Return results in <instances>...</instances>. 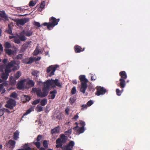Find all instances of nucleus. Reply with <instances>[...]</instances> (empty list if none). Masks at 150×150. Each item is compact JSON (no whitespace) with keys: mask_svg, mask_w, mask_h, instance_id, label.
I'll use <instances>...</instances> for the list:
<instances>
[{"mask_svg":"<svg viewBox=\"0 0 150 150\" xmlns=\"http://www.w3.org/2000/svg\"><path fill=\"white\" fill-rule=\"evenodd\" d=\"M11 71V68L9 67H7V66L6 65V68L5 70V72L6 74H9Z\"/></svg>","mask_w":150,"mask_h":150,"instance_id":"obj_33","label":"nucleus"},{"mask_svg":"<svg viewBox=\"0 0 150 150\" xmlns=\"http://www.w3.org/2000/svg\"><path fill=\"white\" fill-rule=\"evenodd\" d=\"M43 144L45 148H47L48 147V144L47 141L44 140L43 142Z\"/></svg>","mask_w":150,"mask_h":150,"instance_id":"obj_43","label":"nucleus"},{"mask_svg":"<svg viewBox=\"0 0 150 150\" xmlns=\"http://www.w3.org/2000/svg\"><path fill=\"white\" fill-rule=\"evenodd\" d=\"M106 89L103 87H99L97 88L96 94L98 96L104 94L106 92Z\"/></svg>","mask_w":150,"mask_h":150,"instance_id":"obj_9","label":"nucleus"},{"mask_svg":"<svg viewBox=\"0 0 150 150\" xmlns=\"http://www.w3.org/2000/svg\"><path fill=\"white\" fill-rule=\"evenodd\" d=\"M85 130L84 127H81L77 130V132L79 134H81L83 133Z\"/></svg>","mask_w":150,"mask_h":150,"instance_id":"obj_35","label":"nucleus"},{"mask_svg":"<svg viewBox=\"0 0 150 150\" xmlns=\"http://www.w3.org/2000/svg\"><path fill=\"white\" fill-rule=\"evenodd\" d=\"M29 21V19L27 18H25L24 19H21L18 20L16 23L17 25H23L25 24L26 23L28 22Z\"/></svg>","mask_w":150,"mask_h":150,"instance_id":"obj_11","label":"nucleus"},{"mask_svg":"<svg viewBox=\"0 0 150 150\" xmlns=\"http://www.w3.org/2000/svg\"><path fill=\"white\" fill-rule=\"evenodd\" d=\"M23 54H19L17 55L16 57L17 59H22Z\"/></svg>","mask_w":150,"mask_h":150,"instance_id":"obj_55","label":"nucleus"},{"mask_svg":"<svg viewBox=\"0 0 150 150\" xmlns=\"http://www.w3.org/2000/svg\"><path fill=\"white\" fill-rule=\"evenodd\" d=\"M74 49L75 52L76 53L80 52H81L83 51L85 49V48H83V49L80 46L78 45H75L74 47Z\"/></svg>","mask_w":150,"mask_h":150,"instance_id":"obj_17","label":"nucleus"},{"mask_svg":"<svg viewBox=\"0 0 150 150\" xmlns=\"http://www.w3.org/2000/svg\"><path fill=\"white\" fill-rule=\"evenodd\" d=\"M39 73V72L38 71L34 70L31 73L32 75L34 76H38V74Z\"/></svg>","mask_w":150,"mask_h":150,"instance_id":"obj_41","label":"nucleus"},{"mask_svg":"<svg viewBox=\"0 0 150 150\" xmlns=\"http://www.w3.org/2000/svg\"><path fill=\"white\" fill-rule=\"evenodd\" d=\"M16 102L12 99H10L7 102V104L5 105V106L7 108L12 109L16 105Z\"/></svg>","mask_w":150,"mask_h":150,"instance_id":"obj_8","label":"nucleus"},{"mask_svg":"<svg viewBox=\"0 0 150 150\" xmlns=\"http://www.w3.org/2000/svg\"><path fill=\"white\" fill-rule=\"evenodd\" d=\"M26 84L31 88L34 86L35 82L32 79H28L27 80Z\"/></svg>","mask_w":150,"mask_h":150,"instance_id":"obj_18","label":"nucleus"},{"mask_svg":"<svg viewBox=\"0 0 150 150\" xmlns=\"http://www.w3.org/2000/svg\"><path fill=\"white\" fill-rule=\"evenodd\" d=\"M10 84L12 85H15L16 83V79L12 76L10 77Z\"/></svg>","mask_w":150,"mask_h":150,"instance_id":"obj_24","label":"nucleus"},{"mask_svg":"<svg viewBox=\"0 0 150 150\" xmlns=\"http://www.w3.org/2000/svg\"><path fill=\"white\" fill-rule=\"evenodd\" d=\"M40 101V99L35 100L32 103L33 105H36Z\"/></svg>","mask_w":150,"mask_h":150,"instance_id":"obj_54","label":"nucleus"},{"mask_svg":"<svg viewBox=\"0 0 150 150\" xmlns=\"http://www.w3.org/2000/svg\"><path fill=\"white\" fill-rule=\"evenodd\" d=\"M87 83L83 82H81V87L80 91L83 94L85 93L86 90L88 87Z\"/></svg>","mask_w":150,"mask_h":150,"instance_id":"obj_13","label":"nucleus"},{"mask_svg":"<svg viewBox=\"0 0 150 150\" xmlns=\"http://www.w3.org/2000/svg\"><path fill=\"white\" fill-rule=\"evenodd\" d=\"M5 51L6 52V54L8 55H11L12 54H13L14 52L12 51L10 49H4Z\"/></svg>","mask_w":150,"mask_h":150,"instance_id":"obj_27","label":"nucleus"},{"mask_svg":"<svg viewBox=\"0 0 150 150\" xmlns=\"http://www.w3.org/2000/svg\"><path fill=\"white\" fill-rule=\"evenodd\" d=\"M79 79L81 82H88V80L86 78L85 75H81L79 77Z\"/></svg>","mask_w":150,"mask_h":150,"instance_id":"obj_20","label":"nucleus"},{"mask_svg":"<svg viewBox=\"0 0 150 150\" xmlns=\"http://www.w3.org/2000/svg\"><path fill=\"white\" fill-rule=\"evenodd\" d=\"M4 47L5 49H8L11 48V45L10 43L8 42H6L4 44Z\"/></svg>","mask_w":150,"mask_h":150,"instance_id":"obj_32","label":"nucleus"},{"mask_svg":"<svg viewBox=\"0 0 150 150\" xmlns=\"http://www.w3.org/2000/svg\"><path fill=\"white\" fill-rule=\"evenodd\" d=\"M0 51L2 52L3 51V48L2 45L0 43Z\"/></svg>","mask_w":150,"mask_h":150,"instance_id":"obj_63","label":"nucleus"},{"mask_svg":"<svg viewBox=\"0 0 150 150\" xmlns=\"http://www.w3.org/2000/svg\"><path fill=\"white\" fill-rule=\"evenodd\" d=\"M19 132L17 130L14 133L13 136V139L15 140H17L19 138Z\"/></svg>","mask_w":150,"mask_h":150,"instance_id":"obj_26","label":"nucleus"},{"mask_svg":"<svg viewBox=\"0 0 150 150\" xmlns=\"http://www.w3.org/2000/svg\"><path fill=\"white\" fill-rule=\"evenodd\" d=\"M79 122L80 125L82 126L81 127H84V126L85 125V122L82 120H80Z\"/></svg>","mask_w":150,"mask_h":150,"instance_id":"obj_53","label":"nucleus"},{"mask_svg":"<svg viewBox=\"0 0 150 150\" xmlns=\"http://www.w3.org/2000/svg\"><path fill=\"white\" fill-rule=\"evenodd\" d=\"M29 61L26 62L27 64H30L34 62L33 59V57H30L28 59Z\"/></svg>","mask_w":150,"mask_h":150,"instance_id":"obj_39","label":"nucleus"},{"mask_svg":"<svg viewBox=\"0 0 150 150\" xmlns=\"http://www.w3.org/2000/svg\"><path fill=\"white\" fill-rule=\"evenodd\" d=\"M16 64V62L15 61L13 60L9 63L7 66V67H9L10 68L13 67V68L12 69V70L13 71H15L18 69L19 68V67L18 65H17L16 66H14Z\"/></svg>","mask_w":150,"mask_h":150,"instance_id":"obj_7","label":"nucleus"},{"mask_svg":"<svg viewBox=\"0 0 150 150\" xmlns=\"http://www.w3.org/2000/svg\"><path fill=\"white\" fill-rule=\"evenodd\" d=\"M31 111H32V110L30 108L29 109H28L26 111V112L23 114V115L22 116V118H23L26 115H27L29 113H30L31 112Z\"/></svg>","mask_w":150,"mask_h":150,"instance_id":"obj_44","label":"nucleus"},{"mask_svg":"<svg viewBox=\"0 0 150 150\" xmlns=\"http://www.w3.org/2000/svg\"><path fill=\"white\" fill-rule=\"evenodd\" d=\"M93 103V102L92 100H90L87 102V106H90L92 105Z\"/></svg>","mask_w":150,"mask_h":150,"instance_id":"obj_52","label":"nucleus"},{"mask_svg":"<svg viewBox=\"0 0 150 150\" xmlns=\"http://www.w3.org/2000/svg\"><path fill=\"white\" fill-rule=\"evenodd\" d=\"M7 33L10 34H13L12 33V29H8L7 30Z\"/></svg>","mask_w":150,"mask_h":150,"instance_id":"obj_60","label":"nucleus"},{"mask_svg":"<svg viewBox=\"0 0 150 150\" xmlns=\"http://www.w3.org/2000/svg\"><path fill=\"white\" fill-rule=\"evenodd\" d=\"M81 107H82L81 110H84L85 109H86L87 108V105L86 104H83L81 106Z\"/></svg>","mask_w":150,"mask_h":150,"instance_id":"obj_51","label":"nucleus"},{"mask_svg":"<svg viewBox=\"0 0 150 150\" xmlns=\"http://www.w3.org/2000/svg\"><path fill=\"white\" fill-rule=\"evenodd\" d=\"M57 93V91L56 90L50 91V94L48 96V98L52 100L54 99L55 98Z\"/></svg>","mask_w":150,"mask_h":150,"instance_id":"obj_14","label":"nucleus"},{"mask_svg":"<svg viewBox=\"0 0 150 150\" xmlns=\"http://www.w3.org/2000/svg\"><path fill=\"white\" fill-rule=\"evenodd\" d=\"M59 21V18L56 19L54 17L52 16L49 19V22L44 23L41 25V26H47V29L50 30L58 24V22Z\"/></svg>","mask_w":150,"mask_h":150,"instance_id":"obj_2","label":"nucleus"},{"mask_svg":"<svg viewBox=\"0 0 150 150\" xmlns=\"http://www.w3.org/2000/svg\"><path fill=\"white\" fill-rule=\"evenodd\" d=\"M76 87H74L72 88L71 90V93L72 94H74L76 93Z\"/></svg>","mask_w":150,"mask_h":150,"instance_id":"obj_50","label":"nucleus"},{"mask_svg":"<svg viewBox=\"0 0 150 150\" xmlns=\"http://www.w3.org/2000/svg\"><path fill=\"white\" fill-rule=\"evenodd\" d=\"M51 81L53 87H54L55 86L59 87H62V83L59 82L58 79H55L54 80L52 79Z\"/></svg>","mask_w":150,"mask_h":150,"instance_id":"obj_12","label":"nucleus"},{"mask_svg":"<svg viewBox=\"0 0 150 150\" xmlns=\"http://www.w3.org/2000/svg\"><path fill=\"white\" fill-rule=\"evenodd\" d=\"M79 118L78 116V113H77L76 114V115H75L74 117L72 119L74 120H75V121L77 119Z\"/></svg>","mask_w":150,"mask_h":150,"instance_id":"obj_58","label":"nucleus"},{"mask_svg":"<svg viewBox=\"0 0 150 150\" xmlns=\"http://www.w3.org/2000/svg\"><path fill=\"white\" fill-rule=\"evenodd\" d=\"M120 83L117 84L119 86H120L121 88H124L126 85L125 80L123 79H119Z\"/></svg>","mask_w":150,"mask_h":150,"instance_id":"obj_16","label":"nucleus"},{"mask_svg":"<svg viewBox=\"0 0 150 150\" xmlns=\"http://www.w3.org/2000/svg\"><path fill=\"white\" fill-rule=\"evenodd\" d=\"M47 103V99L44 98L40 102L41 105L42 106H44Z\"/></svg>","mask_w":150,"mask_h":150,"instance_id":"obj_31","label":"nucleus"},{"mask_svg":"<svg viewBox=\"0 0 150 150\" xmlns=\"http://www.w3.org/2000/svg\"><path fill=\"white\" fill-rule=\"evenodd\" d=\"M72 82V83L74 84H76L77 83L76 80H73Z\"/></svg>","mask_w":150,"mask_h":150,"instance_id":"obj_64","label":"nucleus"},{"mask_svg":"<svg viewBox=\"0 0 150 150\" xmlns=\"http://www.w3.org/2000/svg\"><path fill=\"white\" fill-rule=\"evenodd\" d=\"M61 139V141L63 143H65L67 141V139L66 138V136L64 134H61L60 135V138Z\"/></svg>","mask_w":150,"mask_h":150,"instance_id":"obj_29","label":"nucleus"},{"mask_svg":"<svg viewBox=\"0 0 150 150\" xmlns=\"http://www.w3.org/2000/svg\"><path fill=\"white\" fill-rule=\"evenodd\" d=\"M24 97L25 99L26 100V101H29L30 100V98L28 96L25 95L24 96Z\"/></svg>","mask_w":150,"mask_h":150,"instance_id":"obj_59","label":"nucleus"},{"mask_svg":"<svg viewBox=\"0 0 150 150\" xmlns=\"http://www.w3.org/2000/svg\"><path fill=\"white\" fill-rule=\"evenodd\" d=\"M17 95L16 93L15 92H13L10 95V96L13 97L14 98H16L17 97Z\"/></svg>","mask_w":150,"mask_h":150,"instance_id":"obj_46","label":"nucleus"},{"mask_svg":"<svg viewBox=\"0 0 150 150\" xmlns=\"http://www.w3.org/2000/svg\"><path fill=\"white\" fill-rule=\"evenodd\" d=\"M42 138V135H40V134L37 137V141L38 142H39L40 141V140Z\"/></svg>","mask_w":150,"mask_h":150,"instance_id":"obj_57","label":"nucleus"},{"mask_svg":"<svg viewBox=\"0 0 150 150\" xmlns=\"http://www.w3.org/2000/svg\"><path fill=\"white\" fill-rule=\"evenodd\" d=\"M36 108L38 109V112H40L43 110V108L41 106L38 105Z\"/></svg>","mask_w":150,"mask_h":150,"instance_id":"obj_48","label":"nucleus"},{"mask_svg":"<svg viewBox=\"0 0 150 150\" xmlns=\"http://www.w3.org/2000/svg\"><path fill=\"white\" fill-rule=\"evenodd\" d=\"M33 34V31L31 30L27 31L23 30L20 33L18 36L21 41H24L27 39V38L25 36V35L27 37H30Z\"/></svg>","mask_w":150,"mask_h":150,"instance_id":"obj_4","label":"nucleus"},{"mask_svg":"<svg viewBox=\"0 0 150 150\" xmlns=\"http://www.w3.org/2000/svg\"><path fill=\"white\" fill-rule=\"evenodd\" d=\"M32 91L34 93H36L38 97L40 98L45 97L44 94H43V92H41L40 89H37L36 88H32Z\"/></svg>","mask_w":150,"mask_h":150,"instance_id":"obj_6","label":"nucleus"},{"mask_svg":"<svg viewBox=\"0 0 150 150\" xmlns=\"http://www.w3.org/2000/svg\"><path fill=\"white\" fill-rule=\"evenodd\" d=\"M119 75L121 77L120 79H123L125 80L127 77L126 72L124 71H122L120 72L119 73Z\"/></svg>","mask_w":150,"mask_h":150,"instance_id":"obj_22","label":"nucleus"},{"mask_svg":"<svg viewBox=\"0 0 150 150\" xmlns=\"http://www.w3.org/2000/svg\"><path fill=\"white\" fill-rule=\"evenodd\" d=\"M18 37H16L13 39V42L19 44L21 43V40L19 37L18 35Z\"/></svg>","mask_w":150,"mask_h":150,"instance_id":"obj_30","label":"nucleus"},{"mask_svg":"<svg viewBox=\"0 0 150 150\" xmlns=\"http://www.w3.org/2000/svg\"><path fill=\"white\" fill-rule=\"evenodd\" d=\"M116 91L117 95L120 96L121 95L122 92L118 88L116 89Z\"/></svg>","mask_w":150,"mask_h":150,"instance_id":"obj_49","label":"nucleus"},{"mask_svg":"<svg viewBox=\"0 0 150 150\" xmlns=\"http://www.w3.org/2000/svg\"><path fill=\"white\" fill-rule=\"evenodd\" d=\"M33 25H35V26L37 27L38 28L39 27L41 26L39 22H38L35 21L34 22V23Z\"/></svg>","mask_w":150,"mask_h":150,"instance_id":"obj_47","label":"nucleus"},{"mask_svg":"<svg viewBox=\"0 0 150 150\" xmlns=\"http://www.w3.org/2000/svg\"><path fill=\"white\" fill-rule=\"evenodd\" d=\"M60 127L58 126L54 128L51 129V133L52 134H56L58 133L60 131Z\"/></svg>","mask_w":150,"mask_h":150,"instance_id":"obj_19","label":"nucleus"},{"mask_svg":"<svg viewBox=\"0 0 150 150\" xmlns=\"http://www.w3.org/2000/svg\"><path fill=\"white\" fill-rule=\"evenodd\" d=\"M72 132V130L71 129H69L67 131L65 132V134L68 136V137H67L68 136H69V135H70L71 134Z\"/></svg>","mask_w":150,"mask_h":150,"instance_id":"obj_40","label":"nucleus"},{"mask_svg":"<svg viewBox=\"0 0 150 150\" xmlns=\"http://www.w3.org/2000/svg\"><path fill=\"white\" fill-rule=\"evenodd\" d=\"M56 143L57 144L56 146V147L57 148H61L63 150H72L75 145L74 142L71 141L67 144L63 146V143L61 141V139L59 138L57 139Z\"/></svg>","mask_w":150,"mask_h":150,"instance_id":"obj_1","label":"nucleus"},{"mask_svg":"<svg viewBox=\"0 0 150 150\" xmlns=\"http://www.w3.org/2000/svg\"><path fill=\"white\" fill-rule=\"evenodd\" d=\"M33 58L34 59V62H36L37 61H39L40 59L41 58V57H39L37 58L36 57H33Z\"/></svg>","mask_w":150,"mask_h":150,"instance_id":"obj_56","label":"nucleus"},{"mask_svg":"<svg viewBox=\"0 0 150 150\" xmlns=\"http://www.w3.org/2000/svg\"><path fill=\"white\" fill-rule=\"evenodd\" d=\"M45 6V1H42L40 4V7L39 8V10H40V9L41 8V10L40 11H42L44 8Z\"/></svg>","mask_w":150,"mask_h":150,"instance_id":"obj_36","label":"nucleus"},{"mask_svg":"<svg viewBox=\"0 0 150 150\" xmlns=\"http://www.w3.org/2000/svg\"><path fill=\"white\" fill-rule=\"evenodd\" d=\"M30 43L29 42H27L24 44L21 48L20 52H23L25 51L29 47Z\"/></svg>","mask_w":150,"mask_h":150,"instance_id":"obj_15","label":"nucleus"},{"mask_svg":"<svg viewBox=\"0 0 150 150\" xmlns=\"http://www.w3.org/2000/svg\"><path fill=\"white\" fill-rule=\"evenodd\" d=\"M33 143L38 148H39L40 147V143L39 142L37 141V142H33Z\"/></svg>","mask_w":150,"mask_h":150,"instance_id":"obj_45","label":"nucleus"},{"mask_svg":"<svg viewBox=\"0 0 150 150\" xmlns=\"http://www.w3.org/2000/svg\"><path fill=\"white\" fill-rule=\"evenodd\" d=\"M9 74H8L5 73H2L1 75V77L4 80H6L8 78Z\"/></svg>","mask_w":150,"mask_h":150,"instance_id":"obj_25","label":"nucleus"},{"mask_svg":"<svg viewBox=\"0 0 150 150\" xmlns=\"http://www.w3.org/2000/svg\"><path fill=\"white\" fill-rule=\"evenodd\" d=\"M76 100V98L75 97H72L70 98L69 101L70 103L71 104H73Z\"/></svg>","mask_w":150,"mask_h":150,"instance_id":"obj_38","label":"nucleus"},{"mask_svg":"<svg viewBox=\"0 0 150 150\" xmlns=\"http://www.w3.org/2000/svg\"><path fill=\"white\" fill-rule=\"evenodd\" d=\"M0 17L4 18L6 20H8V17L4 11H0Z\"/></svg>","mask_w":150,"mask_h":150,"instance_id":"obj_23","label":"nucleus"},{"mask_svg":"<svg viewBox=\"0 0 150 150\" xmlns=\"http://www.w3.org/2000/svg\"><path fill=\"white\" fill-rule=\"evenodd\" d=\"M59 66L57 65H52L47 68L46 71L49 74V76H51L54 75V72Z\"/></svg>","mask_w":150,"mask_h":150,"instance_id":"obj_5","label":"nucleus"},{"mask_svg":"<svg viewBox=\"0 0 150 150\" xmlns=\"http://www.w3.org/2000/svg\"><path fill=\"white\" fill-rule=\"evenodd\" d=\"M21 71H18L14 75V78L16 79H18L21 76Z\"/></svg>","mask_w":150,"mask_h":150,"instance_id":"obj_34","label":"nucleus"},{"mask_svg":"<svg viewBox=\"0 0 150 150\" xmlns=\"http://www.w3.org/2000/svg\"><path fill=\"white\" fill-rule=\"evenodd\" d=\"M24 150H32V148L30 147L28 144H26L23 147Z\"/></svg>","mask_w":150,"mask_h":150,"instance_id":"obj_37","label":"nucleus"},{"mask_svg":"<svg viewBox=\"0 0 150 150\" xmlns=\"http://www.w3.org/2000/svg\"><path fill=\"white\" fill-rule=\"evenodd\" d=\"M4 110L3 109H1L0 110V117L2 116L4 114Z\"/></svg>","mask_w":150,"mask_h":150,"instance_id":"obj_61","label":"nucleus"},{"mask_svg":"<svg viewBox=\"0 0 150 150\" xmlns=\"http://www.w3.org/2000/svg\"><path fill=\"white\" fill-rule=\"evenodd\" d=\"M26 79L23 80L18 83L17 85L18 88L20 89H23L24 87V81Z\"/></svg>","mask_w":150,"mask_h":150,"instance_id":"obj_21","label":"nucleus"},{"mask_svg":"<svg viewBox=\"0 0 150 150\" xmlns=\"http://www.w3.org/2000/svg\"><path fill=\"white\" fill-rule=\"evenodd\" d=\"M36 3L35 1H30L29 3V6L30 7H33L36 4Z\"/></svg>","mask_w":150,"mask_h":150,"instance_id":"obj_42","label":"nucleus"},{"mask_svg":"<svg viewBox=\"0 0 150 150\" xmlns=\"http://www.w3.org/2000/svg\"><path fill=\"white\" fill-rule=\"evenodd\" d=\"M52 86L51 80H48L44 83V86L42 89V91L43 92L45 97L48 94L50 87Z\"/></svg>","mask_w":150,"mask_h":150,"instance_id":"obj_3","label":"nucleus"},{"mask_svg":"<svg viewBox=\"0 0 150 150\" xmlns=\"http://www.w3.org/2000/svg\"><path fill=\"white\" fill-rule=\"evenodd\" d=\"M16 143V142L15 141L10 140L6 143L5 146L9 148L13 149L15 147Z\"/></svg>","mask_w":150,"mask_h":150,"instance_id":"obj_10","label":"nucleus"},{"mask_svg":"<svg viewBox=\"0 0 150 150\" xmlns=\"http://www.w3.org/2000/svg\"><path fill=\"white\" fill-rule=\"evenodd\" d=\"M42 52L43 51H41L40 49H39L36 48L33 53V54L34 56H36L39 53L42 54Z\"/></svg>","mask_w":150,"mask_h":150,"instance_id":"obj_28","label":"nucleus"},{"mask_svg":"<svg viewBox=\"0 0 150 150\" xmlns=\"http://www.w3.org/2000/svg\"><path fill=\"white\" fill-rule=\"evenodd\" d=\"M69 108L67 107V108L65 110V112L66 114H67V115H68L69 114Z\"/></svg>","mask_w":150,"mask_h":150,"instance_id":"obj_62","label":"nucleus"}]
</instances>
